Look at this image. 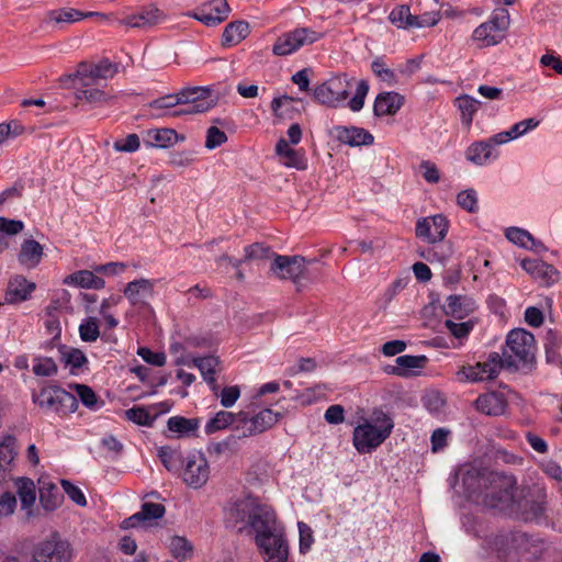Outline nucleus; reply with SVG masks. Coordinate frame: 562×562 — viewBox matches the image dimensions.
Here are the masks:
<instances>
[{"label": "nucleus", "instance_id": "1", "mask_svg": "<svg viewBox=\"0 0 562 562\" xmlns=\"http://www.w3.org/2000/svg\"><path fill=\"white\" fill-rule=\"evenodd\" d=\"M117 72V65L109 59H102L98 64L82 61L74 74L72 81L75 98L93 105L108 103L113 97L103 88L106 80Z\"/></svg>", "mask_w": 562, "mask_h": 562}, {"label": "nucleus", "instance_id": "2", "mask_svg": "<svg viewBox=\"0 0 562 562\" xmlns=\"http://www.w3.org/2000/svg\"><path fill=\"white\" fill-rule=\"evenodd\" d=\"M248 526L255 533L256 544L266 555L267 562H285L288 560L289 549L283 537V529L270 506L259 504Z\"/></svg>", "mask_w": 562, "mask_h": 562}, {"label": "nucleus", "instance_id": "3", "mask_svg": "<svg viewBox=\"0 0 562 562\" xmlns=\"http://www.w3.org/2000/svg\"><path fill=\"white\" fill-rule=\"evenodd\" d=\"M355 83L356 93L347 104L352 112H358L363 108L366 97L369 92V83L367 80L362 79L356 81L355 78H349L346 75H337L322 85H318L314 89L313 95L321 104L329 108H338L347 101Z\"/></svg>", "mask_w": 562, "mask_h": 562}, {"label": "nucleus", "instance_id": "4", "mask_svg": "<svg viewBox=\"0 0 562 562\" xmlns=\"http://www.w3.org/2000/svg\"><path fill=\"white\" fill-rule=\"evenodd\" d=\"M476 482L486 506L504 509L512 505L516 484L512 475L484 470L477 473Z\"/></svg>", "mask_w": 562, "mask_h": 562}, {"label": "nucleus", "instance_id": "5", "mask_svg": "<svg viewBox=\"0 0 562 562\" xmlns=\"http://www.w3.org/2000/svg\"><path fill=\"white\" fill-rule=\"evenodd\" d=\"M394 423L382 411L373 413V422L366 419L352 432V443L359 453H370L380 447L391 435Z\"/></svg>", "mask_w": 562, "mask_h": 562}, {"label": "nucleus", "instance_id": "6", "mask_svg": "<svg viewBox=\"0 0 562 562\" xmlns=\"http://www.w3.org/2000/svg\"><path fill=\"white\" fill-rule=\"evenodd\" d=\"M535 355L536 341L531 333L522 328L509 331L501 356L506 369H527L532 366Z\"/></svg>", "mask_w": 562, "mask_h": 562}, {"label": "nucleus", "instance_id": "7", "mask_svg": "<svg viewBox=\"0 0 562 562\" xmlns=\"http://www.w3.org/2000/svg\"><path fill=\"white\" fill-rule=\"evenodd\" d=\"M510 23L509 12L506 9L494 10L490 20L481 23L472 34V40L480 48L497 45L504 38V32Z\"/></svg>", "mask_w": 562, "mask_h": 562}, {"label": "nucleus", "instance_id": "8", "mask_svg": "<svg viewBox=\"0 0 562 562\" xmlns=\"http://www.w3.org/2000/svg\"><path fill=\"white\" fill-rule=\"evenodd\" d=\"M74 548L58 532H53L34 549L31 562H71Z\"/></svg>", "mask_w": 562, "mask_h": 562}, {"label": "nucleus", "instance_id": "9", "mask_svg": "<svg viewBox=\"0 0 562 562\" xmlns=\"http://www.w3.org/2000/svg\"><path fill=\"white\" fill-rule=\"evenodd\" d=\"M183 108L170 113L172 116L204 113L216 104L209 87H189L178 92Z\"/></svg>", "mask_w": 562, "mask_h": 562}, {"label": "nucleus", "instance_id": "10", "mask_svg": "<svg viewBox=\"0 0 562 562\" xmlns=\"http://www.w3.org/2000/svg\"><path fill=\"white\" fill-rule=\"evenodd\" d=\"M322 34L310 27H297L280 35L272 46L276 56H288L305 45H312L322 38Z\"/></svg>", "mask_w": 562, "mask_h": 562}, {"label": "nucleus", "instance_id": "11", "mask_svg": "<svg viewBox=\"0 0 562 562\" xmlns=\"http://www.w3.org/2000/svg\"><path fill=\"white\" fill-rule=\"evenodd\" d=\"M502 368H505V363L501 355L492 352L486 361L477 362L475 366H463L456 374L460 382H480L495 379Z\"/></svg>", "mask_w": 562, "mask_h": 562}, {"label": "nucleus", "instance_id": "12", "mask_svg": "<svg viewBox=\"0 0 562 562\" xmlns=\"http://www.w3.org/2000/svg\"><path fill=\"white\" fill-rule=\"evenodd\" d=\"M35 402L56 413H74L78 407L77 396L59 386L42 389Z\"/></svg>", "mask_w": 562, "mask_h": 562}, {"label": "nucleus", "instance_id": "13", "mask_svg": "<svg viewBox=\"0 0 562 562\" xmlns=\"http://www.w3.org/2000/svg\"><path fill=\"white\" fill-rule=\"evenodd\" d=\"M313 261L306 260L300 255H277L271 262L270 271L280 280H291L297 284L305 276L306 265Z\"/></svg>", "mask_w": 562, "mask_h": 562}, {"label": "nucleus", "instance_id": "14", "mask_svg": "<svg viewBox=\"0 0 562 562\" xmlns=\"http://www.w3.org/2000/svg\"><path fill=\"white\" fill-rule=\"evenodd\" d=\"M229 12L231 8L227 0H210L202 3L187 15L206 26H216L228 18Z\"/></svg>", "mask_w": 562, "mask_h": 562}, {"label": "nucleus", "instance_id": "15", "mask_svg": "<svg viewBox=\"0 0 562 562\" xmlns=\"http://www.w3.org/2000/svg\"><path fill=\"white\" fill-rule=\"evenodd\" d=\"M280 417V413L273 412L270 408H265L251 417H248L247 413L239 412L238 424L248 437H252L272 428Z\"/></svg>", "mask_w": 562, "mask_h": 562}, {"label": "nucleus", "instance_id": "16", "mask_svg": "<svg viewBox=\"0 0 562 562\" xmlns=\"http://www.w3.org/2000/svg\"><path fill=\"white\" fill-rule=\"evenodd\" d=\"M164 21V12L155 4L150 3L142 7L135 13L128 14L125 18L119 20V24L146 31L153 29Z\"/></svg>", "mask_w": 562, "mask_h": 562}, {"label": "nucleus", "instance_id": "17", "mask_svg": "<svg viewBox=\"0 0 562 562\" xmlns=\"http://www.w3.org/2000/svg\"><path fill=\"white\" fill-rule=\"evenodd\" d=\"M449 229V222L446 216L437 214L417 221L415 233L419 238L436 245L443 240Z\"/></svg>", "mask_w": 562, "mask_h": 562}, {"label": "nucleus", "instance_id": "18", "mask_svg": "<svg viewBox=\"0 0 562 562\" xmlns=\"http://www.w3.org/2000/svg\"><path fill=\"white\" fill-rule=\"evenodd\" d=\"M210 468L206 458L201 452L190 453L186 458L183 481L193 488L202 487L209 480Z\"/></svg>", "mask_w": 562, "mask_h": 562}, {"label": "nucleus", "instance_id": "19", "mask_svg": "<svg viewBox=\"0 0 562 562\" xmlns=\"http://www.w3.org/2000/svg\"><path fill=\"white\" fill-rule=\"evenodd\" d=\"M330 134L338 142L351 147L371 145L374 137L371 133L361 127L337 125L330 130Z\"/></svg>", "mask_w": 562, "mask_h": 562}, {"label": "nucleus", "instance_id": "20", "mask_svg": "<svg viewBox=\"0 0 562 562\" xmlns=\"http://www.w3.org/2000/svg\"><path fill=\"white\" fill-rule=\"evenodd\" d=\"M521 268L544 286L553 284L559 278L558 270L540 259H525Z\"/></svg>", "mask_w": 562, "mask_h": 562}, {"label": "nucleus", "instance_id": "21", "mask_svg": "<svg viewBox=\"0 0 562 562\" xmlns=\"http://www.w3.org/2000/svg\"><path fill=\"white\" fill-rule=\"evenodd\" d=\"M35 288V283L27 281L23 276H13L8 282L4 302L8 304L24 302L30 297Z\"/></svg>", "mask_w": 562, "mask_h": 562}, {"label": "nucleus", "instance_id": "22", "mask_svg": "<svg viewBox=\"0 0 562 562\" xmlns=\"http://www.w3.org/2000/svg\"><path fill=\"white\" fill-rule=\"evenodd\" d=\"M476 409L487 416H501L505 413L507 401L504 394L490 392L480 395L475 401Z\"/></svg>", "mask_w": 562, "mask_h": 562}, {"label": "nucleus", "instance_id": "23", "mask_svg": "<svg viewBox=\"0 0 562 562\" xmlns=\"http://www.w3.org/2000/svg\"><path fill=\"white\" fill-rule=\"evenodd\" d=\"M154 292V281L148 279H138L126 284L123 293L132 305L145 304L146 299Z\"/></svg>", "mask_w": 562, "mask_h": 562}, {"label": "nucleus", "instance_id": "24", "mask_svg": "<svg viewBox=\"0 0 562 562\" xmlns=\"http://www.w3.org/2000/svg\"><path fill=\"white\" fill-rule=\"evenodd\" d=\"M259 503L251 497H246L234 502L227 509V519L232 522H247L249 525L252 514L256 512Z\"/></svg>", "mask_w": 562, "mask_h": 562}, {"label": "nucleus", "instance_id": "25", "mask_svg": "<svg viewBox=\"0 0 562 562\" xmlns=\"http://www.w3.org/2000/svg\"><path fill=\"white\" fill-rule=\"evenodd\" d=\"M404 104V97L397 92H382L378 94L373 105V112L376 116L393 115Z\"/></svg>", "mask_w": 562, "mask_h": 562}, {"label": "nucleus", "instance_id": "26", "mask_svg": "<svg viewBox=\"0 0 562 562\" xmlns=\"http://www.w3.org/2000/svg\"><path fill=\"white\" fill-rule=\"evenodd\" d=\"M476 308L475 301L467 295H449L443 311L447 315L462 319Z\"/></svg>", "mask_w": 562, "mask_h": 562}, {"label": "nucleus", "instance_id": "27", "mask_svg": "<svg viewBox=\"0 0 562 562\" xmlns=\"http://www.w3.org/2000/svg\"><path fill=\"white\" fill-rule=\"evenodd\" d=\"M58 351L60 361L70 369L72 374H77L87 368L88 359L80 349L60 345Z\"/></svg>", "mask_w": 562, "mask_h": 562}, {"label": "nucleus", "instance_id": "28", "mask_svg": "<svg viewBox=\"0 0 562 562\" xmlns=\"http://www.w3.org/2000/svg\"><path fill=\"white\" fill-rule=\"evenodd\" d=\"M43 255L44 249L38 241L34 239H26L21 245L18 260L22 266L32 269L41 262Z\"/></svg>", "mask_w": 562, "mask_h": 562}, {"label": "nucleus", "instance_id": "29", "mask_svg": "<svg viewBox=\"0 0 562 562\" xmlns=\"http://www.w3.org/2000/svg\"><path fill=\"white\" fill-rule=\"evenodd\" d=\"M395 362L396 366L391 367L386 372L398 376H407L412 370L423 369L427 358L425 356L404 355L397 357Z\"/></svg>", "mask_w": 562, "mask_h": 562}, {"label": "nucleus", "instance_id": "30", "mask_svg": "<svg viewBox=\"0 0 562 562\" xmlns=\"http://www.w3.org/2000/svg\"><path fill=\"white\" fill-rule=\"evenodd\" d=\"M99 15L97 12H88L83 13L79 10L72 8H63L57 10H52L47 13L46 22L54 23L56 25L59 24H70L77 21L82 20L83 18Z\"/></svg>", "mask_w": 562, "mask_h": 562}, {"label": "nucleus", "instance_id": "31", "mask_svg": "<svg viewBox=\"0 0 562 562\" xmlns=\"http://www.w3.org/2000/svg\"><path fill=\"white\" fill-rule=\"evenodd\" d=\"M249 35V24L246 21H235L227 24L222 35V45L231 47L237 45Z\"/></svg>", "mask_w": 562, "mask_h": 562}, {"label": "nucleus", "instance_id": "32", "mask_svg": "<svg viewBox=\"0 0 562 562\" xmlns=\"http://www.w3.org/2000/svg\"><path fill=\"white\" fill-rule=\"evenodd\" d=\"M165 514V506L159 503H144L138 513L127 518L124 522L127 527H135L138 522L161 518Z\"/></svg>", "mask_w": 562, "mask_h": 562}, {"label": "nucleus", "instance_id": "33", "mask_svg": "<svg viewBox=\"0 0 562 562\" xmlns=\"http://www.w3.org/2000/svg\"><path fill=\"white\" fill-rule=\"evenodd\" d=\"M498 153H493L491 145L485 143V140L471 144L465 151L467 159L477 166H484L490 160L496 159Z\"/></svg>", "mask_w": 562, "mask_h": 562}, {"label": "nucleus", "instance_id": "34", "mask_svg": "<svg viewBox=\"0 0 562 562\" xmlns=\"http://www.w3.org/2000/svg\"><path fill=\"white\" fill-rule=\"evenodd\" d=\"M65 283L94 290L103 289L105 285V282L102 278L97 277L92 271L89 270H80L74 272L65 279Z\"/></svg>", "mask_w": 562, "mask_h": 562}, {"label": "nucleus", "instance_id": "35", "mask_svg": "<svg viewBox=\"0 0 562 562\" xmlns=\"http://www.w3.org/2000/svg\"><path fill=\"white\" fill-rule=\"evenodd\" d=\"M178 134L171 128L149 130L145 143L159 148H167L177 143Z\"/></svg>", "mask_w": 562, "mask_h": 562}, {"label": "nucleus", "instance_id": "36", "mask_svg": "<svg viewBox=\"0 0 562 562\" xmlns=\"http://www.w3.org/2000/svg\"><path fill=\"white\" fill-rule=\"evenodd\" d=\"M239 422V413L233 414L227 411H220L212 417L205 425V432L207 435L214 434L218 430H223L229 426L235 428V425Z\"/></svg>", "mask_w": 562, "mask_h": 562}, {"label": "nucleus", "instance_id": "37", "mask_svg": "<svg viewBox=\"0 0 562 562\" xmlns=\"http://www.w3.org/2000/svg\"><path fill=\"white\" fill-rule=\"evenodd\" d=\"M390 22L398 29L412 30L416 26V15L412 14L406 4H400L392 9L389 15Z\"/></svg>", "mask_w": 562, "mask_h": 562}, {"label": "nucleus", "instance_id": "38", "mask_svg": "<svg viewBox=\"0 0 562 562\" xmlns=\"http://www.w3.org/2000/svg\"><path fill=\"white\" fill-rule=\"evenodd\" d=\"M40 502L46 510H54L60 501L55 484L40 480Z\"/></svg>", "mask_w": 562, "mask_h": 562}, {"label": "nucleus", "instance_id": "39", "mask_svg": "<svg viewBox=\"0 0 562 562\" xmlns=\"http://www.w3.org/2000/svg\"><path fill=\"white\" fill-rule=\"evenodd\" d=\"M167 426L172 432H177L180 436H189L198 430L199 420L196 418L189 419L182 416H173L168 419Z\"/></svg>", "mask_w": 562, "mask_h": 562}, {"label": "nucleus", "instance_id": "40", "mask_svg": "<svg viewBox=\"0 0 562 562\" xmlns=\"http://www.w3.org/2000/svg\"><path fill=\"white\" fill-rule=\"evenodd\" d=\"M15 486L18 488L22 508H31L36 498L34 482L26 477H19L15 481Z\"/></svg>", "mask_w": 562, "mask_h": 562}, {"label": "nucleus", "instance_id": "41", "mask_svg": "<svg viewBox=\"0 0 562 562\" xmlns=\"http://www.w3.org/2000/svg\"><path fill=\"white\" fill-rule=\"evenodd\" d=\"M193 367L198 368L203 379L207 383L215 382V368L218 364V359L213 356L196 357L192 359Z\"/></svg>", "mask_w": 562, "mask_h": 562}, {"label": "nucleus", "instance_id": "42", "mask_svg": "<svg viewBox=\"0 0 562 562\" xmlns=\"http://www.w3.org/2000/svg\"><path fill=\"white\" fill-rule=\"evenodd\" d=\"M158 457L160 458L164 467L169 472L179 471L181 464L183 463V458L180 451L172 449L170 447H160L158 450Z\"/></svg>", "mask_w": 562, "mask_h": 562}, {"label": "nucleus", "instance_id": "43", "mask_svg": "<svg viewBox=\"0 0 562 562\" xmlns=\"http://www.w3.org/2000/svg\"><path fill=\"white\" fill-rule=\"evenodd\" d=\"M176 105H181L179 93L161 97L157 100H154L149 104V106L153 110L164 111L161 113L159 112V113L154 114L155 116H158V117L166 116V115L172 116L170 113L176 111V110H172Z\"/></svg>", "mask_w": 562, "mask_h": 562}, {"label": "nucleus", "instance_id": "44", "mask_svg": "<svg viewBox=\"0 0 562 562\" xmlns=\"http://www.w3.org/2000/svg\"><path fill=\"white\" fill-rule=\"evenodd\" d=\"M274 254L269 246L260 243H255L245 248L244 261H262L268 259H274Z\"/></svg>", "mask_w": 562, "mask_h": 562}, {"label": "nucleus", "instance_id": "45", "mask_svg": "<svg viewBox=\"0 0 562 562\" xmlns=\"http://www.w3.org/2000/svg\"><path fill=\"white\" fill-rule=\"evenodd\" d=\"M456 103L461 111L462 121L470 125L474 113L479 110L480 101L470 95H461L456 99Z\"/></svg>", "mask_w": 562, "mask_h": 562}, {"label": "nucleus", "instance_id": "46", "mask_svg": "<svg viewBox=\"0 0 562 562\" xmlns=\"http://www.w3.org/2000/svg\"><path fill=\"white\" fill-rule=\"evenodd\" d=\"M169 550L173 558L186 560L192 555V546L183 537H172L169 542Z\"/></svg>", "mask_w": 562, "mask_h": 562}, {"label": "nucleus", "instance_id": "47", "mask_svg": "<svg viewBox=\"0 0 562 562\" xmlns=\"http://www.w3.org/2000/svg\"><path fill=\"white\" fill-rule=\"evenodd\" d=\"M505 235L509 241L524 248H532L535 243L531 234L522 228L509 227Z\"/></svg>", "mask_w": 562, "mask_h": 562}, {"label": "nucleus", "instance_id": "48", "mask_svg": "<svg viewBox=\"0 0 562 562\" xmlns=\"http://www.w3.org/2000/svg\"><path fill=\"white\" fill-rule=\"evenodd\" d=\"M57 364L49 357H36L32 371L36 376H53L57 373Z\"/></svg>", "mask_w": 562, "mask_h": 562}, {"label": "nucleus", "instance_id": "49", "mask_svg": "<svg viewBox=\"0 0 562 562\" xmlns=\"http://www.w3.org/2000/svg\"><path fill=\"white\" fill-rule=\"evenodd\" d=\"M15 454V438L12 436H7L0 443V468L10 469Z\"/></svg>", "mask_w": 562, "mask_h": 562}, {"label": "nucleus", "instance_id": "50", "mask_svg": "<svg viewBox=\"0 0 562 562\" xmlns=\"http://www.w3.org/2000/svg\"><path fill=\"white\" fill-rule=\"evenodd\" d=\"M125 416L128 420L140 426H151L155 422V417L151 416L146 408L140 406L125 411Z\"/></svg>", "mask_w": 562, "mask_h": 562}, {"label": "nucleus", "instance_id": "51", "mask_svg": "<svg viewBox=\"0 0 562 562\" xmlns=\"http://www.w3.org/2000/svg\"><path fill=\"white\" fill-rule=\"evenodd\" d=\"M457 203L461 209L470 213H475L479 210L476 191L473 189H467L459 192L457 195Z\"/></svg>", "mask_w": 562, "mask_h": 562}, {"label": "nucleus", "instance_id": "52", "mask_svg": "<svg viewBox=\"0 0 562 562\" xmlns=\"http://www.w3.org/2000/svg\"><path fill=\"white\" fill-rule=\"evenodd\" d=\"M79 335L83 341H95L100 336L99 325L94 317L87 318L79 326Z\"/></svg>", "mask_w": 562, "mask_h": 562}, {"label": "nucleus", "instance_id": "53", "mask_svg": "<svg viewBox=\"0 0 562 562\" xmlns=\"http://www.w3.org/2000/svg\"><path fill=\"white\" fill-rule=\"evenodd\" d=\"M74 389L81 403L90 409H97L98 397L94 391L85 384H75Z\"/></svg>", "mask_w": 562, "mask_h": 562}, {"label": "nucleus", "instance_id": "54", "mask_svg": "<svg viewBox=\"0 0 562 562\" xmlns=\"http://www.w3.org/2000/svg\"><path fill=\"white\" fill-rule=\"evenodd\" d=\"M227 142V135L216 126H211L206 131L205 147L210 150L220 147Z\"/></svg>", "mask_w": 562, "mask_h": 562}, {"label": "nucleus", "instance_id": "55", "mask_svg": "<svg viewBox=\"0 0 562 562\" xmlns=\"http://www.w3.org/2000/svg\"><path fill=\"white\" fill-rule=\"evenodd\" d=\"M282 159L286 167L296 168L299 170H304L307 166L305 154L302 150H296L294 148L288 150L286 155H284Z\"/></svg>", "mask_w": 562, "mask_h": 562}, {"label": "nucleus", "instance_id": "56", "mask_svg": "<svg viewBox=\"0 0 562 562\" xmlns=\"http://www.w3.org/2000/svg\"><path fill=\"white\" fill-rule=\"evenodd\" d=\"M245 438H248L247 434L239 424H236L235 428H233V432L222 441L226 447L227 452L236 453L239 449L238 441Z\"/></svg>", "mask_w": 562, "mask_h": 562}, {"label": "nucleus", "instance_id": "57", "mask_svg": "<svg viewBox=\"0 0 562 562\" xmlns=\"http://www.w3.org/2000/svg\"><path fill=\"white\" fill-rule=\"evenodd\" d=\"M452 254L451 247L449 246H432L425 249L420 255L428 261L437 259L438 261H445Z\"/></svg>", "mask_w": 562, "mask_h": 562}, {"label": "nucleus", "instance_id": "58", "mask_svg": "<svg viewBox=\"0 0 562 562\" xmlns=\"http://www.w3.org/2000/svg\"><path fill=\"white\" fill-rule=\"evenodd\" d=\"M24 229V223L20 220L0 217V233L4 236H15Z\"/></svg>", "mask_w": 562, "mask_h": 562}, {"label": "nucleus", "instance_id": "59", "mask_svg": "<svg viewBox=\"0 0 562 562\" xmlns=\"http://www.w3.org/2000/svg\"><path fill=\"white\" fill-rule=\"evenodd\" d=\"M137 355L151 366L162 367L166 363V355L164 352H154L147 347H139Z\"/></svg>", "mask_w": 562, "mask_h": 562}, {"label": "nucleus", "instance_id": "60", "mask_svg": "<svg viewBox=\"0 0 562 562\" xmlns=\"http://www.w3.org/2000/svg\"><path fill=\"white\" fill-rule=\"evenodd\" d=\"M139 138L136 134H130L125 138L114 142V149L116 151L133 153L139 148Z\"/></svg>", "mask_w": 562, "mask_h": 562}, {"label": "nucleus", "instance_id": "61", "mask_svg": "<svg viewBox=\"0 0 562 562\" xmlns=\"http://www.w3.org/2000/svg\"><path fill=\"white\" fill-rule=\"evenodd\" d=\"M61 486L68 497L79 506H86L87 499L81 490L67 480H61Z\"/></svg>", "mask_w": 562, "mask_h": 562}, {"label": "nucleus", "instance_id": "62", "mask_svg": "<svg viewBox=\"0 0 562 562\" xmlns=\"http://www.w3.org/2000/svg\"><path fill=\"white\" fill-rule=\"evenodd\" d=\"M371 69L376 77L384 81L393 82L395 80L393 70L382 59H374L371 64Z\"/></svg>", "mask_w": 562, "mask_h": 562}, {"label": "nucleus", "instance_id": "63", "mask_svg": "<svg viewBox=\"0 0 562 562\" xmlns=\"http://www.w3.org/2000/svg\"><path fill=\"white\" fill-rule=\"evenodd\" d=\"M445 326L456 338L459 339L467 337L473 328V325L470 322L456 323L450 319L445 322Z\"/></svg>", "mask_w": 562, "mask_h": 562}, {"label": "nucleus", "instance_id": "64", "mask_svg": "<svg viewBox=\"0 0 562 562\" xmlns=\"http://www.w3.org/2000/svg\"><path fill=\"white\" fill-rule=\"evenodd\" d=\"M16 507V498L11 492H4L0 495V518L13 514Z\"/></svg>", "mask_w": 562, "mask_h": 562}]
</instances>
